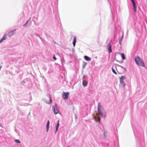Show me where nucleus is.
<instances>
[{
	"label": "nucleus",
	"mask_w": 147,
	"mask_h": 147,
	"mask_svg": "<svg viewBox=\"0 0 147 147\" xmlns=\"http://www.w3.org/2000/svg\"><path fill=\"white\" fill-rule=\"evenodd\" d=\"M98 111L102 117H105L106 114V112L99 102L98 103Z\"/></svg>",
	"instance_id": "nucleus-1"
},
{
	"label": "nucleus",
	"mask_w": 147,
	"mask_h": 147,
	"mask_svg": "<svg viewBox=\"0 0 147 147\" xmlns=\"http://www.w3.org/2000/svg\"><path fill=\"white\" fill-rule=\"evenodd\" d=\"M135 61L136 63L138 65L140 66L144 67L145 65L142 60L138 56L136 57Z\"/></svg>",
	"instance_id": "nucleus-2"
},
{
	"label": "nucleus",
	"mask_w": 147,
	"mask_h": 147,
	"mask_svg": "<svg viewBox=\"0 0 147 147\" xmlns=\"http://www.w3.org/2000/svg\"><path fill=\"white\" fill-rule=\"evenodd\" d=\"M52 109L55 114H57L59 113V110L58 109V107L56 104H55L53 106Z\"/></svg>",
	"instance_id": "nucleus-3"
},
{
	"label": "nucleus",
	"mask_w": 147,
	"mask_h": 147,
	"mask_svg": "<svg viewBox=\"0 0 147 147\" xmlns=\"http://www.w3.org/2000/svg\"><path fill=\"white\" fill-rule=\"evenodd\" d=\"M125 78V77L124 76H121L119 78L120 82L121 85L124 88L125 86L124 82L123 80Z\"/></svg>",
	"instance_id": "nucleus-4"
},
{
	"label": "nucleus",
	"mask_w": 147,
	"mask_h": 147,
	"mask_svg": "<svg viewBox=\"0 0 147 147\" xmlns=\"http://www.w3.org/2000/svg\"><path fill=\"white\" fill-rule=\"evenodd\" d=\"M69 94V92H63L62 94V96L64 99H67Z\"/></svg>",
	"instance_id": "nucleus-5"
},
{
	"label": "nucleus",
	"mask_w": 147,
	"mask_h": 147,
	"mask_svg": "<svg viewBox=\"0 0 147 147\" xmlns=\"http://www.w3.org/2000/svg\"><path fill=\"white\" fill-rule=\"evenodd\" d=\"M94 118L96 120V121L98 123H100V117H96V116H95L94 117Z\"/></svg>",
	"instance_id": "nucleus-6"
},
{
	"label": "nucleus",
	"mask_w": 147,
	"mask_h": 147,
	"mask_svg": "<svg viewBox=\"0 0 147 147\" xmlns=\"http://www.w3.org/2000/svg\"><path fill=\"white\" fill-rule=\"evenodd\" d=\"M16 30L15 29L13 30H12L9 32L8 34V35L9 36L11 37L13 36L14 34V32Z\"/></svg>",
	"instance_id": "nucleus-7"
},
{
	"label": "nucleus",
	"mask_w": 147,
	"mask_h": 147,
	"mask_svg": "<svg viewBox=\"0 0 147 147\" xmlns=\"http://www.w3.org/2000/svg\"><path fill=\"white\" fill-rule=\"evenodd\" d=\"M44 101L46 103L49 104H50L51 102V100L50 97H49V100H47L46 99H44Z\"/></svg>",
	"instance_id": "nucleus-8"
},
{
	"label": "nucleus",
	"mask_w": 147,
	"mask_h": 147,
	"mask_svg": "<svg viewBox=\"0 0 147 147\" xmlns=\"http://www.w3.org/2000/svg\"><path fill=\"white\" fill-rule=\"evenodd\" d=\"M111 47L112 45H111V43H110L109 45V48L108 50H109V53H111L112 52V49H111Z\"/></svg>",
	"instance_id": "nucleus-9"
},
{
	"label": "nucleus",
	"mask_w": 147,
	"mask_h": 147,
	"mask_svg": "<svg viewBox=\"0 0 147 147\" xmlns=\"http://www.w3.org/2000/svg\"><path fill=\"white\" fill-rule=\"evenodd\" d=\"M49 124H50V122H49V121L48 120L47 121V125H46V127H47L46 131H47V132H48V131H49Z\"/></svg>",
	"instance_id": "nucleus-10"
},
{
	"label": "nucleus",
	"mask_w": 147,
	"mask_h": 147,
	"mask_svg": "<svg viewBox=\"0 0 147 147\" xmlns=\"http://www.w3.org/2000/svg\"><path fill=\"white\" fill-rule=\"evenodd\" d=\"M132 3V4L133 5L134 11L135 12H136L137 11V9H136V5L135 3V2H133Z\"/></svg>",
	"instance_id": "nucleus-11"
},
{
	"label": "nucleus",
	"mask_w": 147,
	"mask_h": 147,
	"mask_svg": "<svg viewBox=\"0 0 147 147\" xmlns=\"http://www.w3.org/2000/svg\"><path fill=\"white\" fill-rule=\"evenodd\" d=\"M6 38H7V37H6V35L5 34V35H4L3 36L2 38L0 40V43H1L2 42L3 40H4Z\"/></svg>",
	"instance_id": "nucleus-12"
},
{
	"label": "nucleus",
	"mask_w": 147,
	"mask_h": 147,
	"mask_svg": "<svg viewBox=\"0 0 147 147\" xmlns=\"http://www.w3.org/2000/svg\"><path fill=\"white\" fill-rule=\"evenodd\" d=\"M59 120L57 122V125L56 126V130H55V133H56V132L58 130V127H59Z\"/></svg>",
	"instance_id": "nucleus-13"
},
{
	"label": "nucleus",
	"mask_w": 147,
	"mask_h": 147,
	"mask_svg": "<svg viewBox=\"0 0 147 147\" xmlns=\"http://www.w3.org/2000/svg\"><path fill=\"white\" fill-rule=\"evenodd\" d=\"M84 58L86 60L88 61H90L91 60V59L90 58L87 56H84Z\"/></svg>",
	"instance_id": "nucleus-14"
},
{
	"label": "nucleus",
	"mask_w": 147,
	"mask_h": 147,
	"mask_svg": "<svg viewBox=\"0 0 147 147\" xmlns=\"http://www.w3.org/2000/svg\"><path fill=\"white\" fill-rule=\"evenodd\" d=\"M76 36L74 37V39L73 42V44L74 47H75L76 45Z\"/></svg>",
	"instance_id": "nucleus-15"
},
{
	"label": "nucleus",
	"mask_w": 147,
	"mask_h": 147,
	"mask_svg": "<svg viewBox=\"0 0 147 147\" xmlns=\"http://www.w3.org/2000/svg\"><path fill=\"white\" fill-rule=\"evenodd\" d=\"M82 84L84 86L86 87L87 86V82L86 81L84 80L83 81Z\"/></svg>",
	"instance_id": "nucleus-16"
},
{
	"label": "nucleus",
	"mask_w": 147,
	"mask_h": 147,
	"mask_svg": "<svg viewBox=\"0 0 147 147\" xmlns=\"http://www.w3.org/2000/svg\"><path fill=\"white\" fill-rule=\"evenodd\" d=\"M121 57L123 60H124L125 58V55L123 53L121 54Z\"/></svg>",
	"instance_id": "nucleus-17"
},
{
	"label": "nucleus",
	"mask_w": 147,
	"mask_h": 147,
	"mask_svg": "<svg viewBox=\"0 0 147 147\" xmlns=\"http://www.w3.org/2000/svg\"><path fill=\"white\" fill-rule=\"evenodd\" d=\"M15 141L16 143H20V141L18 140H15Z\"/></svg>",
	"instance_id": "nucleus-18"
},
{
	"label": "nucleus",
	"mask_w": 147,
	"mask_h": 147,
	"mask_svg": "<svg viewBox=\"0 0 147 147\" xmlns=\"http://www.w3.org/2000/svg\"><path fill=\"white\" fill-rule=\"evenodd\" d=\"M112 72L115 74H117V73L115 70L113 68H112Z\"/></svg>",
	"instance_id": "nucleus-19"
},
{
	"label": "nucleus",
	"mask_w": 147,
	"mask_h": 147,
	"mask_svg": "<svg viewBox=\"0 0 147 147\" xmlns=\"http://www.w3.org/2000/svg\"><path fill=\"white\" fill-rule=\"evenodd\" d=\"M118 66H119V67H121L122 68L124 69H126L125 68H124L123 67V66H122L121 65H118Z\"/></svg>",
	"instance_id": "nucleus-20"
},
{
	"label": "nucleus",
	"mask_w": 147,
	"mask_h": 147,
	"mask_svg": "<svg viewBox=\"0 0 147 147\" xmlns=\"http://www.w3.org/2000/svg\"><path fill=\"white\" fill-rule=\"evenodd\" d=\"M122 40H120L119 41V43L121 45V42H122Z\"/></svg>",
	"instance_id": "nucleus-21"
},
{
	"label": "nucleus",
	"mask_w": 147,
	"mask_h": 147,
	"mask_svg": "<svg viewBox=\"0 0 147 147\" xmlns=\"http://www.w3.org/2000/svg\"><path fill=\"white\" fill-rule=\"evenodd\" d=\"M53 59L54 60H56L57 59L55 57V55H54L53 57Z\"/></svg>",
	"instance_id": "nucleus-22"
},
{
	"label": "nucleus",
	"mask_w": 147,
	"mask_h": 147,
	"mask_svg": "<svg viewBox=\"0 0 147 147\" xmlns=\"http://www.w3.org/2000/svg\"><path fill=\"white\" fill-rule=\"evenodd\" d=\"M123 37V33L122 35L120 40H122Z\"/></svg>",
	"instance_id": "nucleus-23"
},
{
	"label": "nucleus",
	"mask_w": 147,
	"mask_h": 147,
	"mask_svg": "<svg viewBox=\"0 0 147 147\" xmlns=\"http://www.w3.org/2000/svg\"><path fill=\"white\" fill-rule=\"evenodd\" d=\"M27 24V23H26L23 26L26 27V25Z\"/></svg>",
	"instance_id": "nucleus-24"
},
{
	"label": "nucleus",
	"mask_w": 147,
	"mask_h": 147,
	"mask_svg": "<svg viewBox=\"0 0 147 147\" xmlns=\"http://www.w3.org/2000/svg\"><path fill=\"white\" fill-rule=\"evenodd\" d=\"M85 65H86V64H85V65L83 64V65L82 66V67H83V68H84L85 67Z\"/></svg>",
	"instance_id": "nucleus-25"
},
{
	"label": "nucleus",
	"mask_w": 147,
	"mask_h": 147,
	"mask_svg": "<svg viewBox=\"0 0 147 147\" xmlns=\"http://www.w3.org/2000/svg\"><path fill=\"white\" fill-rule=\"evenodd\" d=\"M131 1L132 3L135 2L134 0H131Z\"/></svg>",
	"instance_id": "nucleus-26"
},
{
	"label": "nucleus",
	"mask_w": 147,
	"mask_h": 147,
	"mask_svg": "<svg viewBox=\"0 0 147 147\" xmlns=\"http://www.w3.org/2000/svg\"><path fill=\"white\" fill-rule=\"evenodd\" d=\"M30 18L28 20V21H27V22H26V23H28V22L30 20Z\"/></svg>",
	"instance_id": "nucleus-27"
},
{
	"label": "nucleus",
	"mask_w": 147,
	"mask_h": 147,
	"mask_svg": "<svg viewBox=\"0 0 147 147\" xmlns=\"http://www.w3.org/2000/svg\"><path fill=\"white\" fill-rule=\"evenodd\" d=\"M39 38H40V39H41V40H42V38H41V37H39Z\"/></svg>",
	"instance_id": "nucleus-28"
},
{
	"label": "nucleus",
	"mask_w": 147,
	"mask_h": 147,
	"mask_svg": "<svg viewBox=\"0 0 147 147\" xmlns=\"http://www.w3.org/2000/svg\"><path fill=\"white\" fill-rule=\"evenodd\" d=\"M2 67V66H1H1H0V69H1V68Z\"/></svg>",
	"instance_id": "nucleus-29"
},
{
	"label": "nucleus",
	"mask_w": 147,
	"mask_h": 147,
	"mask_svg": "<svg viewBox=\"0 0 147 147\" xmlns=\"http://www.w3.org/2000/svg\"><path fill=\"white\" fill-rule=\"evenodd\" d=\"M123 61H122V62H121V63H123Z\"/></svg>",
	"instance_id": "nucleus-30"
},
{
	"label": "nucleus",
	"mask_w": 147,
	"mask_h": 147,
	"mask_svg": "<svg viewBox=\"0 0 147 147\" xmlns=\"http://www.w3.org/2000/svg\"><path fill=\"white\" fill-rule=\"evenodd\" d=\"M123 61H122V62H121V63H123Z\"/></svg>",
	"instance_id": "nucleus-31"
},
{
	"label": "nucleus",
	"mask_w": 147,
	"mask_h": 147,
	"mask_svg": "<svg viewBox=\"0 0 147 147\" xmlns=\"http://www.w3.org/2000/svg\"><path fill=\"white\" fill-rule=\"evenodd\" d=\"M123 61H122V62H121V63H123Z\"/></svg>",
	"instance_id": "nucleus-32"
}]
</instances>
